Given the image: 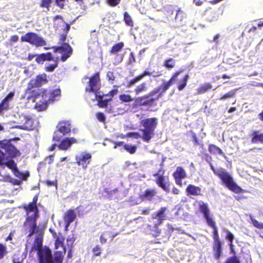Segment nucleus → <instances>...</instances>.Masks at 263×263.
<instances>
[{"label": "nucleus", "mask_w": 263, "mask_h": 263, "mask_svg": "<svg viewBox=\"0 0 263 263\" xmlns=\"http://www.w3.org/2000/svg\"><path fill=\"white\" fill-rule=\"evenodd\" d=\"M45 49H52L53 52H58L61 54L60 58H54L51 52L43 53L36 55L35 61L38 64H42L45 61H51V63L47 64L44 69L46 72L53 71L58 67L59 61L66 62L73 53V49L68 43H64L60 46H54L51 48L45 47Z\"/></svg>", "instance_id": "1"}, {"label": "nucleus", "mask_w": 263, "mask_h": 263, "mask_svg": "<svg viewBox=\"0 0 263 263\" xmlns=\"http://www.w3.org/2000/svg\"><path fill=\"white\" fill-rule=\"evenodd\" d=\"M182 72L178 70L174 72L167 81L162 83L156 89L149 92L148 94L135 99L134 106L136 107L144 106L148 108L157 105L156 101L169 89L171 85L178 81V76Z\"/></svg>", "instance_id": "2"}, {"label": "nucleus", "mask_w": 263, "mask_h": 263, "mask_svg": "<svg viewBox=\"0 0 263 263\" xmlns=\"http://www.w3.org/2000/svg\"><path fill=\"white\" fill-rule=\"evenodd\" d=\"M26 93L28 94L27 100H31L36 102L35 107L40 110L47 108V106L61 96V91L59 88L50 90L46 88L26 90Z\"/></svg>", "instance_id": "3"}, {"label": "nucleus", "mask_w": 263, "mask_h": 263, "mask_svg": "<svg viewBox=\"0 0 263 263\" xmlns=\"http://www.w3.org/2000/svg\"><path fill=\"white\" fill-rule=\"evenodd\" d=\"M37 201L38 195L36 194L33 197L32 202L22 206V208L25 211L27 215L23 226L24 227L29 229V236H31L35 233H37L39 231V227L36 223V220L39 217V210L37 205Z\"/></svg>", "instance_id": "4"}, {"label": "nucleus", "mask_w": 263, "mask_h": 263, "mask_svg": "<svg viewBox=\"0 0 263 263\" xmlns=\"http://www.w3.org/2000/svg\"><path fill=\"white\" fill-rule=\"evenodd\" d=\"M140 126L143 128L140 129L142 135L138 132H129L126 134L127 137L141 138L144 142L148 143L155 136V130L158 125V119L155 117L142 119L140 122Z\"/></svg>", "instance_id": "5"}, {"label": "nucleus", "mask_w": 263, "mask_h": 263, "mask_svg": "<svg viewBox=\"0 0 263 263\" xmlns=\"http://www.w3.org/2000/svg\"><path fill=\"white\" fill-rule=\"evenodd\" d=\"M38 235L35 238L32 250L37 251L40 263H53L51 251L45 247L42 248L43 230L39 228Z\"/></svg>", "instance_id": "6"}, {"label": "nucleus", "mask_w": 263, "mask_h": 263, "mask_svg": "<svg viewBox=\"0 0 263 263\" xmlns=\"http://www.w3.org/2000/svg\"><path fill=\"white\" fill-rule=\"evenodd\" d=\"M167 211V208L161 207L152 215V218L156 220L153 222V224H148L147 228L154 237H158L161 232L158 226L161 225L164 220L170 219L166 214Z\"/></svg>", "instance_id": "7"}, {"label": "nucleus", "mask_w": 263, "mask_h": 263, "mask_svg": "<svg viewBox=\"0 0 263 263\" xmlns=\"http://www.w3.org/2000/svg\"><path fill=\"white\" fill-rule=\"evenodd\" d=\"M217 177L221 180L223 184L231 191L236 194L245 192V190H243L234 181L231 174L224 169L222 170Z\"/></svg>", "instance_id": "8"}, {"label": "nucleus", "mask_w": 263, "mask_h": 263, "mask_svg": "<svg viewBox=\"0 0 263 263\" xmlns=\"http://www.w3.org/2000/svg\"><path fill=\"white\" fill-rule=\"evenodd\" d=\"M21 41L28 43L36 47L44 46L46 45V42L44 38L33 32H27L22 36Z\"/></svg>", "instance_id": "9"}, {"label": "nucleus", "mask_w": 263, "mask_h": 263, "mask_svg": "<svg viewBox=\"0 0 263 263\" xmlns=\"http://www.w3.org/2000/svg\"><path fill=\"white\" fill-rule=\"evenodd\" d=\"M14 140H20V138H15L9 140L4 139L0 141V148L4 149L5 153L11 158L17 157L21 154L20 151L11 143V141Z\"/></svg>", "instance_id": "10"}, {"label": "nucleus", "mask_w": 263, "mask_h": 263, "mask_svg": "<svg viewBox=\"0 0 263 263\" xmlns=\"http://www.w3.org/2000/svg\"><path fill=\"white\" fill-rule=\"evenodd\" d=\"M85 79H89L88 86L85 88V91L87 92H93L96 95L98 94L100 88V73L97 72L90 77L85 76Z\"/></svg>", "instance_id": "11"}, {"label": "nucleus", "mask_w": 263, "mask_h": 263, "mask_svg": "<svg viewBox=\"0 0 263 263\" xmlns=\"http://www.w3.org/2000/svg\"><path fill=\"white\" fill-rule=\"evenodd\" d=\"M213 230V236L214 241L213 245V255L215 258L218 260L220 258L222 253V242L219 236L218 228Z\"/></svg>", "instance_id": "12"}, {"label": "nucleus", "mask_w": 263, "mask_h": 263, "mask_svg": "<svg viewBox=\"0 0 263 263\" xmlns=\"http://www.w3.org/2000/svg\"><path fill=\"white\" fill-rule=\"evenodd\" d=\"M48 82L47 76L46 73L38 74L35 78L29 81L26 90H32L33 88L40 87Z\"/></svg>", "instance_id": "13"}, {"label": "nucleus", "mask_w": 263, "mask_h": 263, "mask_svg": "<svg viewBox=\"0 0 263 263\" xmlns=\"http://www.w3.org/2000/svg\"><path fill=\"white\" fill-rule=\"evenodd\" d=\"M199 208L200 212L203 214L204 217L206 220L208 225L211 227L213 229L217 228V227L215 222L210 216V211L208 208V204L204 203L203 202H201L199 203Z\"/></svg>", "instance_id": "14"}, {"label": "nucleus", "mask_w": 263, "mask_h": 263, "mask_svg": "<svg viewBox=\"0 0 263 263\" xmlns=\"http://www.w3.org/2000/svg\"><path fill=\"white\" fill-rule=\"evenodd\" d=\"M92 155L89 153L82 152L79 155L76 156L75 159L78 166H81L83 170H86L90 164Z\"/></svg>", "instance_id": "15"}, {"label": "nucleus", "mask_w": 263, "mask_h": 263, "mask_svg": "<svg viewBox=\"0 0 263 263\" xmlns=\"http://www.w3.org/2000/svg\"><path fill=\"white\" fill-rule=\"evenodd\" d=\"M173 176L175 180V183L180 186H182V180L186 177L185 171L181 166L176 168V171L173 173Z\"/></svg>", "instance_id": "16"}, {"label": "nucleus", "mask_w": 263, "mask_h": 263, "mask_svg": "<svg viewBox=\"0 0 263 263\" xmlns=\"http://www.w3.org/2000/svg\"><path fill=\"white\" fill-rule=\"evenodd\" d=\"M78 141L74 137L65 138L63 139L58 145L60 150L66 151L73 144L77 143Z\"/></svg>", "instance_id": "17"}, {"label": "nucleus", "mask_w": 263, "mask_h": 263, "mask_svg": "<svg viewBox=\"0 0 263 263\" xmlns=\"http://www.w3.org/2000/svg\"><path fill=\"white\" fill-rule=\"evenodd\" d=\"M152 73L147 69L145 70L143 72L139 75L133 78L127 82L126 87L130 88L135 85L136 83L140 81L146 76H151Z\"/></svg>", "instance_id": "18"}, {"label": "nucleus", "mask_w": 263, "mask_h": 263, "mask_svg": "<svg viewBox=\"0 0 263 263\" xmlns=\"http://www.w3.org/2000/svg\"><path fill=\"white\" fill-rule=\"evenodd\" d=\"M77 215L73 210L69 209L64 214L63 220L65 223V228H67L70 224L76 218Z\"/></svg>", "instance_id": "19"}, {"label": "nucleus", "mask_w": 263, "mask_h": 263, "mask_svg": "<svg viewBox=\"0 0 263 263\" xmlns=\"http://www.w3.org/2000/svg\"><path fill=\"white\" fill-rule=\"evenodd\" d=\"M157 191L155 189H147L139 195V198L142 201H152L156 196Z\"/></svg>", "instance_id": "20"}, {"label": "nucleus", "mask_w": 263, "mask_h": 263, "mask_svg": "<svg viewBox=\"0 0 263 263\" xmlns=\"http://www.w3.org/2000/svg\"><path fill=\"white\" fill-rule=\"evenodd\" d=\"M186 14L181 10V8H178L176 10V14L175 18L177 27H179L184 26L186 23Z\"/></svg>", "instance_id": "21"}, {"label": "nucleus", "mask_w": 263, "mask_h": 263, "mask_svg": "<svg viewBox=\"0 0 263 263\" xmlns=\"http://www.w3.org/2000/svg\"><path fill=\"white\" fill-rule=\"evenodd\" d=\"M154 177L158 176L155 181L158 186L162 189L164 191L168 192L170 191V183L165 181L164 177L162 175H159L158 173L153 175Z\"/></svg>", "instance_id": "22"}, {"label": "nucleus", "mask_w": 263, "mask_h": 263, "mask_svg": "<svg viewBox=\"0 0 263 263\" xmlns=\"http://www.w3.org/2000/svg\"><path fill=\"white\" fill-rule=\"evenodd\" d=\"M57 129L60 133L65 135L70 132L71 125L68 121H61L58 123Z\"/></svg>", "instance_id": "23"}, {"label": "nucleus", "mask_w": 263, "mask_h": 263, "mask_svg": "<svg viewBox=\"0 0 263 263\" xmlns=\"http://www.w3.org/2000/svg\"><path fill=\"white\" fill-rule=\"evenodd\" d=\"M186 192L187 195L194 196H201V189L193 184H189L186 188Z\"/></svg>", "instance_id": "24"}, {"label": "nucleus", "mask_w": 263, "mask_h": 263, "mask_svg": "<svg viewBox=\"0 0 263 263\" xmlns=\"http://www.w3.org/2000/svg\"><path fill=\"white\" fill-rule=\"evenodd\" d=\"M250 135L252 136L251 142L252 143L260 142L263 144V133H259L258 130H253Z\"/></svg>", "instance_id": "25"}, {"label": "nucleus", "mask_w": 263, "mask_h": 263, "mask_svg": "<svg viewBox=\"0 0 263 263\" xmlns=\"http://www.w3.org/2000/svg\"><path fill=\"white\" fill-rule=\"evenodd\" d=\"M208 151L212 155H219L226 157L225 154L219 147L213 144H210L208 146Z\"/></svg>", "instance_id": "26"}, {"label": "nucleus", "mask_w": 263, "mask_h": 263, "mask_svg": "<svg viewBox=\"0 0 263 263\" xmlns=\"http://www.w3.org/2000/svg\"><path fill=\"white\" fill-rule=\"evenodd\" d=\"M104 94L100 95L98 94L96 95V99L98 100L97 105L100 108H105L107 107L108 103L111 101V99L103 100V98L104 97Z\"/></svg>", "instance_id": "27"}, {"label": "nucleus", "mask_w": 263, "mask_h": 263, "mask_svg": "<svg viewBox=\"0 0 263 263\" xmlns=\"http://www.w3.org/2000/svg\"><path fill=\"white\" fill-rule=\"evenodd\" d=\"M226 238L229 241V246L230 249L231 254L235 255L236 252L234 249V246L233 245V240L234 236L233 234L230 231H227Z\"/></svg>", "instance_id": "28"}, {"label": "nucleus", "mask_w": 263, "mask_h": 263, "mask_svg": "<svg viewBox=\"0 0 263 263\" xmlns=\"http://www.w3.org/2000/svg\"><path fill=\"white\" fill-rule=\"evenodd\" d=\"M189 74H186L181 80L178 81V84L177 85V88L179 91H181L185 88V87L187 85V83L188 80H189Z\"/></svg>", "instance_id": "29"}, {"label": "nucleus", "mask_w": 263, "mask_h": 263, "mask_svg": "<svg viewBox=\"0 0 263 263\" xmlns=\"http://www.w3.org/2000/svg\"><path fill=\"white\" fill-rule=\"evenodd\" d=\"M124 44L122 42H119L112 46L109 52L111 54H116L121 51L124 47Z\"/></svg>", "instance_id": "30"}, {"label": "nucleus", "mask_w": 263, "mask_h": 263, "mask_svg": "<svg viewBox=\"0 0 263 263\" xmlns=\"http://www.w3.org/2000/svg\"><path fill=\"white\" fill-rule=\"evenodd\" d=\"M238 89V88H235L230 90L228 92L221 95L219 99L220 100L224 101L228 99L235 97L236 92Z\"/></svg>", "instance_id": "31"}, {"label": "nucleus", "mask_w": 263, "mask_h": 263, "mask_svg": "<svg viewBox=\"0 0 263 263\" xmlns=\"http://www.w3.org/2000/svg\"><path fill=\"white\" fill-rule=\"evenodd\" d=\"M147 90V85L145 82H143L138 85L135 89L134 92L136 95H138Z\"/></svg>", "instance_id": "32"}, {"label": "nucleus", "mask_w": 263, "mask_h": 263, "mask_svg": "<svg viewBox=\"0 0 263 263\" xmlns=\"http://www.w3.org/2000/svg\"><path fill=\"white\" fill-rule=\"evenodd\" d=\"M176 61L172 58L165 59L163 62V66L168 69H171L175 67Z\"/></svg>", "instance_id": "33"}, {"label": "nucleus", "mask_w": 263, "mask_h": 263, "mask_svg": "<svg viewBox=\"0 0 263 263\" xmlns=\"http://www.w3.org/2000/svg\"><path fill=\"white\" fill-rule=\"evenodd\" d=\"M55 238V248L57 249L59 247H62L63 249V253L65 254L66 252V249L64 245L65 238L64 237H58V236Z\"/></svg>", "instance_id": "34"}, {"label": "nucleus", "mask_w": 263, "mask_h": 263, "mask_svg": "<svg viewBox=\"0 0 263 263\" xmlns=\"http://www.w3.org/2000/svg\"><path fill=\"white\" fill-rule=\"evenodd\" d=\"M212 88V85L211 83H205L197 89V92L198 94H203L210 90Z\"/></svg>", "instance_id": "35"}, {"label": "nucleus", "mask_w": 263, "mask_h": 263, "mask_svg": "<svg viewBox=\"0 0 263 263\" xmlns=\"http://www.w3.org/2000/svg\"><path fill=\"white\" fill-rule=\"evenodd\" d=\"M124 149L130 154H134L137 149V146L136 145H131L129 144H125L123 145Z\"/></svg>", "instance_id": "36"}, {"label": "nucleus", "mask_w": 263, "mask_h": 263, "mask_svg": "<svg viewBox=\"0 0 263 263\" xmlns=\"http://www.w3.org/2000/svg\"><path fill=\"white\" fill-rule=\"evenodd\" d=\"M123 21L126 25L133 27L134 26V23L129 14L127 12H125L123 14Z\"/></svg>", "instance_id": "37"}, {"label": "nucleus", "mask_w": 263, "mask_h": 263, "mask_svg": "<svg viewBox=\"0 0 263 263\" xmlns=\"http://www.w3.org/2000/svg\"><path fill=\"white\" fill-rule=\"evenodd\" d=\"M250 218L252 225L256 228L263 230V223L258 222L252 215H250Z\"/></svg>", "instance_id": "38"}, {"label": "nucleus", "mask_w": 263, "mask_h": 263, "mask_svg": "<svg viewBox=\"0 0 263 263\" xmlns=\"http://www.w3.org/2000/svg\"><path fill=\"white\" fill-rule=\"evenodd\" d=\"M176 10V7L173 5L167 6L164 8L165 14L167 17L172 15L174 11Z\"/></svg>", "instance_id": "39"}, {"label": "nucleus", "mask_w": 263, "mask_h": 263, "mask_svg": "<svg viewBox=\"0 0 263 263\" xmlns=\"http://www.w3.org/2000/svg\"><path fill=\"white\" fill-rule=\"evenodd\" d=\"M8 254L6 245L0 243V260L3 259Z\"/></svg>", "instance_id": "40"}, {"label": "nucleus", "mask_w": 263, "mask_h": 263, "mask_svg": "<svg viewBox=\"0 0 263 263\" xmlns=\"http://www.w3.org/2000/svg\"><path fill=\"white\" fill-rule=\"evenodd\" d=\"M119 100L122 102L128 103L133 101L134 99L129 95L126 94H121L119 96Z\"/></svg>", "instance_id": "41"}, {"label": "nucleus", "mask_w": 263, "mask_h": 263, "mask_svg": "<svg viewBox=\"0 0 263 263\" xmlns=\"http://www.w3.org/2000/svg\"><path fill=\"white\" fill-rule=\"evenodd\" d=\"M54 259L56 263H62L63 260V252L56 251L54 254Z\"/></svg>", "instance_id": "42"}, {"label": "nucleus", "mask_w": 263, "mask_h": 263, "mask_svg": "<svg viewBox=\"0 0 263 263\" xmlns=\"http://www.w3.org/2000/svg\"><path fill=\"white\" fill-rule=\"evenodd\" d=\"M53 0H41L40 6L41 8H46L47 10H49L51 4Z\"/></svg>", "instance_id": "43"}, {"label": "nucleus", "mask_w": 263, "mask_h": 263, "mask_svg": "<svg viewBox=\"0 0 263 263\" xmlns=\"http://www.w3.org/2000/svg\"><path fill=\"white\" fill-rule=\"evenodd\" d=\"M9 108V103L6 101H5L3 99L0 103V114H2L4 111L8 110Z\"/></svg>", "instance_id": "44"}, {"label": "nucleus", "mask_w": 263, "mask_h": 263, "mask_svg": "<svg viewBox=\"0 0 263 263\" xmlns=\"http://www.w3.org/2000/svg\"><path fill=\"white\" fill-rule=\"evenodd\" d=\"M224 263H241L238 257L235 255L228 257Z\"/></svg>", "instance_id": "45"}, {"label": "nucleus", "mask_w": 263, "mask_h": 263, "mask_svg": "<svg viewBox=\"0 0 263 263\" xmlns=\"http://www.w3.org/2000/svg\"><path fill=\"white\" fill-rule=\"evenodd\" d=\"M3 165H5L7 167H8L12 171L17 167L16 164L12 159H10L8 161L5 162Z\"/></svg>", "instance_id": "46"}, {"label": "nucleus", "mask_w": 263, "mask_h": 263, "mask_svg": "<svg viewBox=\"0 0 263 263\" xmlns=\"http://www.w3.org/2000/svg\"><path fill=\"white\" fill-rule=\"evenodd\" d=\"M94 256H99L101 254L102 249L101 247L97 245L92 250Z\"/></svg>", "instance_id": "47"}, {"label": "nucleus", "mask_w": 263, "mask_h": 263, "mask_svg": "<svg viewBox=\"0 0 263 263\" xmlns=\"http://www.w3.org/2000/svg\"><path fill=\"white\" fill-rule=\"evenodd\" d=\"M187 134L191 135L192 138V141L195 145L199 144V141L198 140L197 136L194 132L189 130L187 132Z\"/></svg>", "instance_id": "48"}, {"label": "nucleus", "mask_w": 263, "mask_h": 263, "mask_svg": "<svg viewBox=\"0 0 263 263\" xmlns=\"http://www.w3.org/2000/svg\"><path fill=\"white\" fill-rule=\"evenodd\" d=\"M12 172L15 176L19 178H22L24 179H25L24 174L23 173L21 172L17 167L15 169H14Z\"/></svg>", "instance_id": "49"}, {"label": "nucleus", "mask_w": 263, "mask_h": 263, "mask_svg": "<svg viewBox=\"0 0 263 263\" xmlns=\"http://www.w3.org/2000/svg\"><path fill=\"white\" fill-rule=\"evenodd\" d=\"M66 0H55V4L60 9H64Z\"/></svg>", "instance_id": "50"}, {"label": "nucleus", "mask_w": 263, "mask_h": 263, "mask_svg": "<svg viewBox=\"0 0 263 263\" xmlns=\"http://www.w3.org/2000/svg\"><path fill=\"white\" fill-rule=\"evenodd\" d=\"M96 117H97V119L99 121L103 122V123L105 122V117L102 112H97L96 114Z\"/></svg>", "instance_id": "51"}, {"label": "nucleus", "mask_w": 263, "mask_h": 263, "mask_svg": "<svg viewBox=\"0 0 263 263\" xmlns=\"http://www.w3.org/2000/svg\"><path fill=\"white\" fill-rule=\"evenodd\" d=\"M118 90L117 89H111L110 91H109L108 93L104 94L105 96H109L110 98L111 99V100H112V98L116 95L118 93Z\"/></svg>", "instance_id": "52"}, {"label": "nucleus", "mask_w": 263, "mask_h": 263, "mask_svg": "<svg viewBox=\"0 0 263 263\" xmlns=\"http://www.w3.org/2000/svg\"><path fill=\"white\" fill-rule=\"evenodd\" d=\"M106 76L107 80L109 81H111V82L114 81L116 78L114 73L111 71H109L107 72Z\"/></svg>", "instance_id": "53"}, {"label": "nucleus", "mask_w": 263, "mask_h": 263, "mask_svg": "<svg viewBox=\"0 0 263 263\" xmlns=\"http://www.w3.org/2000/svg\"><path fill=\"white\" fill-rule=\"evenodd\" d=\"M14 95L15 92L14 91L10 92L3 100H5V101L9 102L13 100Z\"/></svg>", "instance_id": "54"}, {"label": "nucleus", "mask_w": 263, "mask_h": 263, "mask_svg": "<svg viewBox=\"0 0 263 263\" xmlns=\"http://www.w3.org/2000/svg\"><path fill=\"white\" fill-rule=\"evenodd\" d=\"M210 167H211V169L212 170V171L213 172L214 174L218 176V175L220 173V172L222 171V170L223 169V168L222 167H219V168H215L212 164H210Z\"/></svg>", "instance_id": "55"}, {"label": "nucleus", "mask_w": 263, "mask_h": 263, "mask_svg": "<svg viewBox=\"0 0 263 263\" xmlns=\"http://www.w3.org/2000/svg\"><path fill=\"white\" fill-rule=\"evenodd\" d=\"M12 263H23L22 259L18 255H14L12 260Z\"/></svg>", "instance_id": "56"}, {"label": "nucleus", "mask_w": 263, "mask_h": 263, "mask_svg": "<svg viewBox=\"0 0 263 263\" xmlns=\"http://www.w3.org/2000/svg\"><path fill=\"white\" fill-rule=\"evenodd\" d=\"M121 2V0H107V2L109 5L112 7H115L118 5Z\"/></svg>", "instance_id": "57"}, {"label": "nucleus", "mask_w": 263, "mask_h": 263, "mask_svg": "<svg viewBox=\"0 0 263 263\" xmlns=\"http://www.w3.org/2000/svg\"><path fill=\"white\" fill-rule=\"evenodd\" d=\"M67 34H66V33H63V34H60L59 41H60V43H61V45L62 44L66 43L65 41L67 39Z\"/></svg>", "instance_id": "58"}, {"label": "nucleus", "mask_w": 263, "mask_h": 263, "mask_svg": "<svg viewBox=\"0 0 263 263\" xmlns=\"http://www.w3.org/2000/svg\"><path fill=\"white\" fill-rule=\"evenodd\" d=\"M106 234V232H103L100 236V241L102 244L107 242V238L105 237Z\"/></svg>", "instance_id": "59"}, {"label": "nucleus", "mask_w": 263, "mask_h": 263, "mask_svg": "<svg viewBox=\"0 0 263 263\" xmlns=\"http://www.w3.org/2000/svg\"><path fill=\"white\" fill-rule=\"evenodd\" d=\"M129 55L130 57L129 58L128 64L132 65L136 62V59L133 52H130Z\"/></svg>", "instance_id": "60"}, {"label": "nucleus", "mask_w": 263, "mask_h": 263, "mask_svg": "<svg viewBox=\"0 0 263 263\" xmlns=\"http://www.w3.org/2000/svg\"><path fill=\"white\" fill-rule=\"evenodd\" d=\"M151 210L152 209L149 208L142 209L141 211V214L143 215H147L150 213Z\"/></svg>", "instance_id": "61"}, {"label": "nucleus", "mask_w": 263, "mask_h": 263, "mask_svg": "<svg viewBox=\"0 0 263 263\" xmlns=\"http://www.w3.org/2000/svg\"><path fill=\"white\" fill-rule=\"evenodd\" d=\"M5 154L0 150V165H2L5 163L4 160L5 159Z\"/></svg>", "instance_id": "62"}, {"label": "nucleus", "mask_w": 263, "mask_h": 263, "mask_svg": "<svg viewBox=\"0 0 263 263\" xmlns=\"http://www.w3.org/2000/svg\"><path fill=\"white\" fill-rule=\"evenodd\" d=\"M206 1V0H193V2L195 3L196 6H200L202 5Z\"/></svg>", "instance_id": "63"}, {"label": "nucleus", "mask_w": 263, "mask_h": 263, "mask_svg": "<svg viewBox=\"0 0 263 263\" xmlns=\"http://www.w3.org/2000/svg\"><path fill=\"white\" fill-rule=\"evenodd\" d=\"M114 148H116L118 146H123L124 145L123 141L114 142Z\"/></svg>", "instance_id": "64"}]
</instances>
